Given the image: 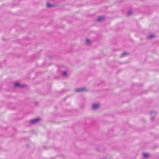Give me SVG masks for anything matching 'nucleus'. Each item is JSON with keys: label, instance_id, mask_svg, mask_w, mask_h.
I'll list each match as a JSON object with an SVG mask.
<instances>
[{"label": "nucleus", "instance_id": "f257e3e1", "mask_svg": "<svg viewBox=\"0 0 159 159\" xmlns=\"http://www.w3.org/2000/svg\"><path fill=\"white\" fill-rule=\"evenodd\" d=\"M39 120H40L39 118H37V119H34L33 120H32L30 121V122L32 123H35Z\"/></svg>", "mask_w": 159, "mask_h": 159}, {"label": "nucleus", "instance_id": "f03ea898", "mask_svg": "<svg viewBox=\"0 0 159 159\" xmlns=\"http://www.w3.org/2000/svg\"><path fill=\"white\" fill-rule=\"evenodd\" d=\"M86 90V89L84 88L82 89H76V91L77 92H79Z\"/></svg>", "mask_w": 159, "mask_h": 159}, {"label": "nucleus", "instance_id": "7ed1b4c3", "mask_svg": "<svg viewBox=\"0 0 159 159\" xmlns=\"http://www.w3.org/2000/svg\"><path fill=\"white\" fill-rule=\"evenodd\" d=\"M99 107V105L98 104H95L93 105V108L94 109L98 108Z\"/></svg>", "mask_w": 159, "mask_h": 159}, {"label": "nucleus", "instance_id": "20e7f679", "mask_svg": "<svg viewBox=\"0 0 159 159\" xmlns=\"http://www.w3.org/2000/svg\"><path fill=\"white\" fill-rule=\"evenodd\" d=\"M143 155L144 157L145 158H146V157H148L149 156V155L148 154L145 153H143Z\"/></svg>", "mask_w": 159, "mask_h": 159}, {"label": "nucleus", "instance_id": "39448f33", "mask_svg": "<svg viewBox=\"0 0 159 159\" xmlns=\"http://www.w3.org/2000/svg\"><path fill=\"white\" fill-rule=\"evenodd\" d=\"M103 19H104V18H103V17H100L98 18V21H101V20H103Z\"/></svg>", "mask_w": 159, "mask_h": 159}, {"label": "nucleus", "instance_id": "423d86ee", "mask_svg": "<svg viewBox=\"0 0 159 159\" xmlns=\"http://www.w3.org/2000/svg\"><path fill=\"white\" fill-rule=\"evenodd\" d=\"M47 6L48 7H51L52 6V5H51L48 3H47Z\"/></svg>", "mask_w": 159, "mask_h": 159}, {"label": "nucleus", "instance_id": "0eeeda50", "mask_svg": "<svg viewBox=\"0 0 159 159\" xmlns=\"http://www.w3.org/2000/svg\"><path fill=\"white\" fill-rule=\"evenodd\" d=\"M127 54L128 55V53H127V52H124V53H123L122 54V56H125V55H127Z\"/></svg>", "mask_w": 159, "mask_h": 159}, {"label": "nucleus", "instance_id": "6e6552de", "mask_svg": "<svg viewBox=\"0 0 159 159\" xmlns=\"http://www.w3.org/2000/svg\"><path fill=\"white\" fill-rule=\"evenodd\" d=\"M19 85H20V84L18 83H15V87L19 86Z\"/></svg>", "mask_w": 159, "mask_h": 159}, {"label": "nucleus", "instance_id": "1a4fd4ad", "mask_svg": "<svg viewBox=\"0 0 159 159\" xmlns=\"http://www.w3.org/2000/svg\"><path fill=\"white\" fill-rule=\"evenodd\" d=\"M90 40L89 39H87L86 40V42L88 43H89L90 42Z\"/></svg>", "mask_w": 159, "mask_h": 159}, {"label": "nucleus", "instance_id": "9d476101", "mask_svg": "<svg viewBox=\"0 0 159 159\" xmlns=\"http://www.w3.org/2000/svg\"><path fill=\"white\" fill-rule=\"evenodd\" d=\"M63 74L64 75H66V71H63Z\"/></svg>", "mask_w": 159, "mask_h": 159}, {"label": "nucleus", "instance_id": "9b49d317", "mask_svg": "<svg viewBox=\"0 0 159 159\" xmlns=\"http://www.w3.org/2000/svg\"><path fill=\"white\" fill-rule=\"evenodd\" d=\"M154 37L153 36H152V35H150V36H149V37L150 38H153V37Z\"/></svg>", "mask_w": 159, "mask_h": 159}, {"label": "nucleus", "instance_id": "f8f14e48", "mask_svg": "<svg viewBox=\"0 0 159 159\" xmlns=\"http://www.w3.org/2000/svg\"><path fill=\"white\" fill-rule=\"evenodd\" d=\"M131 13V11H129V15Z\"/></svg>", "mask_w": 159, "mask_h": 159}]
</instances>
